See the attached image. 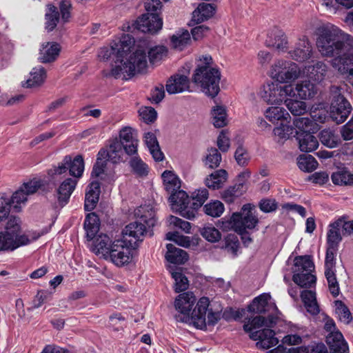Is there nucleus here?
<instances>
[{"instance_id": "nucleus-40", "label": "nucleus", "mask_w": 353, "mask_h": 353, "mask_svg": "<svg viewBox=\"0 0 353 353\" xmlns=\"http://www.w3.org/2000/svg\"><path fill=\"white\" fill-rule=\"evenodd\" d=\"M334 184L337 185H353V174L347 168H340L331 175Z\"/></svg>"}, {"instance_id": "nucleus-8", "label": "nucleus", "mask_w": 353, "mask_h": 353, "mask_svg": "<svg viewBox=\"0 0 353 353\" xmlns=\"http://www.w3.org/2000/svg\"><path fill=\"white\" fill-rule=\"evenodd\" d=\"M259 95L268 104L281 105L287 98L294 95V85L268 82L261 88Z\"/></svg>"}, {"instance_id": "nucleus-11", "label": "nucleus", "mask_w": 353, "mask_h": 353, "mask_svg": "<svg viewBox=\"0 0 353 353\" xmlns=\"http://www.w3.org/2000/svg\"><path fill=\"white\" fill-rule=\"evenodd\" d=\"M337 248L327 247L325 259V276L326 278L328 288L333 296L339 294L340 288L336 276L335 256Z\"/></svg>"}, {"instance_id": "nucleus-18", "label": "nucleus", "mask_w": 353, "mask_h": 353, "mask_svg": "<svg viewBox=\"0 0 353 353\" xmlns=\"http://www.w3.org/2000/svg\"><path fill=\"white\" fill-rule=\"evenodd\" d=\"M169 200L173 211L177 212L182 216L187 218L185 213L192 208L191 198L183 190H177L171 194Z\"/></svg>"}, {"instance_id": "nucleus-16", "label": "nucleus", "mask_w": 353, "mask_h": 353, "mask_svg": "<svg viewBox=\"0 0 353 353\" xmlns=\"http://www.w3.org/2000/svg\"><path fill=\"white\" fill-rule=\"evenodd\" d=\"M350 51L347 55L336 57L331 61V65L340 74L347 77H353V40H350Z\"/></svg>"}, {"instance_id": "nucleus-38", "label": "nucleus", "mask_w": 353, "mask_h": 353, "mask_svg": "<svg viewBox=\"0 0 353 353\" xmlns=\"http://www.w3.org/2000/svg\"><path fill=\"white\" fill-rule=\"evenodd\" d=\"M228 173L225 170L221 169L210 174L205 180L206 186L213 190L221 188L226 182Z\"/></svg>"}, {"instance_id": "nucleus-47", "label": "nucleus", "mask_w": 353, "mask_h": 353, "mask_svg": "<svg viewBox=\"0 0 353 353\" xmlns=\"http://www.w3.org/2000/svg\"><path fill=\"white\" fill-rule=\"evenodd\" d=\"M100 221L98 216L95 213L88 214L84 221V228L86 231L88 238L92 239L99 231Z\"/></svg>"}, {"instance_id": "nucleus-34", "label": "nucleus", "mask_w": 353, "mask_h": 353, "mask_svg": "<svg viewBox=\"0 0 353 353\" xmlns=\"http://www.w3.org/2000/svg\"><path fill=\"white\" fill-rule=\"evenodd\" d=\"M144 141L151 155L156 161L163 159L164 155L161 151L158 141L155 134L152 132H147L144 135Z\"/></svg>"}, {"instance_id": "nucleus-51", "label": "nucleus", "mask_w": 353, "mask_h": 353, "mask_svg": "<svg viewBox=\"0 0 353 353\" xmlns=\"http://www.w3.org/2000/svg\"><path fill=\"white\" fill-rule=\"evenodd\" d=\"M48 10L46 13V29L48 31L53 30L59 21V12L57 8L51 4L47 6Z\"/></svg>"}, {"instance_id": "nucleus-30", "label": "nucleus", "mask_w": 353, "mask_h": 353, "mask_svg": "<svg viewBox=\"0 0 353 353\" xmlns=\"http://www.w3.org/2000/svg\"><path fill=\"white\" fill-rule=\"evenodd\" d=\"M46 78V71L42 66L32 68L28 79L22 83L25 88H36L41 85Z\"/></svg>"}, {"instance_id": "nucleus-50", "label": "nucleus", "mask_w": 353, "mask_h": 353, "mask_svg": "<svg viewBox=\"0 0 353 353\" xmlns=\"http://www.w3.org/2000/svg\"><path fill=\"white\" fill-rule=\"evenodd\" d=\"M297 132L310 133L316 130V123L310 118L298 117L293 122Z\"/></svg>"}, {"instance_id": "nucleus-24", "label": "nucleus", "mask_w": 353, "mask_h": 353, "mask_svg": "<svg viewBox=\"0 0 353 353\" xmlns=\"http://www.w3.org/2000/svg\"><path fill=\"white\" fill-rule=\"evenodd\" d=\"M294 95L290 98L307 100L313 98L317 92L316 86L309 80H304L297 82L294 85Z\"/></svg>"}, {"instance_id": "nucleus-57", "label": "nucleus", "mask_w": 353, "mask_h": 353, "mask_svg": "<svg viewBox=\"0 0 353 353\" xmlns=\"http://www.w3.org/2000/svg\"><path fill=\"white\" fill-rule=\"evenodd\" d=\"M167 53L168 50L166 48L163 46L152 48L148 51L149 61L152 64L157 63L167 56Z\"/></svg>"}, {"instance_id": "nucleus-52", "label": "nucleus", "mask_w": 353, "mask_h": 353, "mask_svg": "<svg viewBox=\"0 0 353 353\" xmlns=\"http://www.w3.org/2000/svg\"><path fill=\"white\" fill-rule=\"evenodd\" d=\"M297 164L300 170L306 172H311L318 167V162L312 155H301Z\"/></svg>"}, {"instance_id": "nucleus-13", "label": "nucleus", "mask_w": 353, "mask_h": 353, "mask_svg": "<svg viewBox=\"0 0 353 353\" xmlns=\"http://www.w3.org/2000/svg\"><path fill=\"white\" fill-rule=\"evenodd\" d=\"M119 241L120 238L113 240L108 234H100L93 240L91 250L96 255L107 261Z\"/></svg>"}, {"instance_id": "nucleus-61", "label": "nucleus", "mask_w": 353, "mask_h": 353, "mask_svg": "<svg viewBox=\"0 0 353 353\" xmlns=\"http://www.w3.org/2000/svg\"><path fill=\"white\" fill-rule=\"evenodd\" d=\"M168 223L171 227L181 229L187 234L191 233V224L188 221L174 216H170L168 219Z\"/></svg>"}, {"instance_id": "nucleus-48", "label": "nucleus", "mask_w": 353, "mask_h": 353, "mask_svg": "<svg viewBox=\"0 0 353 353\" xmlns=\"http://www.w3.org/2000/svg\"><path fill=\"white\" fill-rule=\"evenodd\" d=\"M191 42L190 34L188 30H181L176 32L171 37V43L174 48L182 50Z\"/></svg>"}, {"instance_id": "nucleus-43", "label": "nucleus", "mask_w": 353, "mask_h": 353, "mask_svg": "<svg viewBox=\"0 0 353 353\" xmlns=\"http://www.w3.org/2000/svg\"><path fill=\"white\" fill-rule=\"evenodd\" d=\"M271 299L270 294L263 293L254 298L249 305L248 310L254 313H265L268 310V303Z\"/></svg>"}, {"instance_id": "nucleus-55", "label": "nucleus", "mask_w": 353, "mask_h": 353, "mask_svg": "<svg viewBox=\"0 0 353 353\" xmlns=\"http://www.w3.org/2000/svg\"><path fill=\"white\" fill-rule=\"evenodd\" d=\"M294 128L290 125V123L281 122L280 125L275 127L273 133L279 140H287L294 133Z\"/></svg>"}, {"instance_id": "nucleus-41", "label": "nucleus", "mask_w": 353, "mask_h": 353, "mask_svg": "<svg viewBox=\"0 0 353 353\" xmlns=\"http://www.w3.org/2000/svg\"><path fill=\"white\" fill-rule=\"evenodd\" d=\"M163 185L165 190L172 194L179 190L181 188V180L172 171L165 170L162 173Z\"/></svg>"}, {"instance_id": "nucleus-54", "label": "nucleus", "mask_w": 353, "mask_h": 353, "mask_svg": "<svg viewBox=\"0 0 353 353\" xmlns=\"http://www.w3.org/2000/svg\"><path fill=\"white\" fill-rule=\"evenodd\" d=\"M129 164L132 170L136 174L141 176L148 174V167L139 156L136 155L131 157L129 161Z\"/></svg>"}, {"instance_id": "nucleus-9", "label": "nucleus", "mask_w": 353, "mask_h": 353, "mask_svg": "<svg viewBox=\"0 0 353 353\" xmlns=\"http://www.w3.org/2000/svg\"><path fill=\"white\" fill-rule=\"evenodd\" d=\"M331 103L330 107V117L337 123L345 121L352 110V105L343 94L341 88L338 86H331Z\"/></svg>"}, {"instance_id": "nucleus-17", "label": "nucleus", "mask_w": 353, "mask_h": 353, "mask_svg": "<svg viewBox=\"0 0 353 353\" xmlns=\"http://www.w3.org/2000/svg\"><path fill=\"white\" fill-rule=\"evenodd\" d=\"M146 232V227L144 224L139 221H134L125 226L122 232L123 236L121 239H125L128 243L136 248L138 242L143 240Z\"/></svg>"}, {"instance_id": "nucleus-26", "label": "nucleus", "mask_w": 353, "mask_h": 353, "mask_svg": "<svg viewBox=\"0 0 353 353\" xmlns=\"http://www.w3.org/2000/svg\"><path fill=\"white\" fill-rule=\"evenodd\" d=\"M341 230L343 233V219H339L329 225L327 234V242L328 247L337 248L338 244L342 240Z\"/></svg>"}, {"instance_id": "nucleus-53", "label": "nucleus", "mask_w": 353, "mask_h": 353, "mask_svg": "<svg viewBox=\"0 0 353 353\" xmlns=\"http://www.w3.org/2000/svg\"><path fill=\"white\" fill-rule=\"evenodd\" d=\"M114 45H118L119 49V56L123 58L125 54L128 53L132 46L134 44V38L128 34H123L118 41H114Z\"/></svg>"}, {"instance_id": "nucleus-7", "label": "nucleus", "mask_w": 353, "mask_h": 353, "mask_svg": "<svg viewBox=\"0 0 353 353\" xmlns=\"http://www.w3.org/2000/svg\"><path fill=\"white\" fill-rule=\"evenodd\" d=\"M301 68L296 63L280 59L270 66L268 74L276 82L292 84L301 77Z\"/></svg>"}, {"instance_id": "nucleus-49", "label": "nucleus", "mask_w": 353, "mask_h": 353, "mask_svg": "<svg viewBox=\"0 0 353 353\" xmlns=\"http://www.w3.org/2000/svg\"><path fill=\"white\" fill-rule=\"evenodd\" d=\"M68 167L71 176L77 180L81 178L84 171V161L82 156L77 155L73 160L70 157V161Z\"/></svg>"}, {"instance_id": "nucleus-33", "label": "nucleus", "mask_w": 353, "mask_h": 353, "mask_svg": "<svg viewBox=\"0 0 353 353\" xmlns=\"http://www.w3.org/2000/svg\"><path fill=\"white\" fill-rule=\"evenodd\" d=\"M167 250L165 256L166 260L171 263L183 264L188 259V255L185 251L176 248L171 243L167 245Z\"/></svg>"}, {"instance_id": "nucleus-60", "label": "nucleus", "mask_w": 353, "mask_h": 353, "mask_svg": "<svg viewBox=\"0 0 353 353\" xmlns=\"http://www.w3.org/2000/svg\"><path fill=\"white\" fill-rule=\"evenodd\" d=\"M336 314L338 315L339 320L344 323H349L352 320V315L349 309L341 301L335 302Z\"/></svg>"}, {"instance_id": "nucleus-35", "label": "nucleus", "mask_w": 353, "mask_h": 353, "mask_svg": "<svg viewBox=\"0 0 353 353\" xmlns=\"http://www.w3.org/2000/svg\"><path fill=\"white\" fill-rule=\"evenodd\" d=\"M266 42L268 46L281 52H284L288 48L287 37L281 30H276L272 32Z\"/></svg>"}, {"instance_id": "nucleus-6", "label": "nucleus", "mask_w": 353, "mask_h": 353, "mask_svg": "<svg viewBox=\"0 0 353 353\" xmlns=\"http://www.w3.org/2000/svg\"><path fill=\"white\" fill-rule=\"evenodd\" d=\"M21 221L19 218L11 216L4 228L0 232V252L13 251L17 248L30 244L38 239L39 233L28 232L20 235Z\"/></svg>"}, {"instance_id": "nucleus-42", "label": "nucleus", "mask_w": 353, "mask_h": 353, "mask_svg": "<svg viewBox=\"0 0 353 353\" xmlns=\"http://www.w3.org/2000/svg\"><path fill=\"white\" fill-rule=\"evenodd\" d=\"M172 277L174 279V290L176 292L185 291L189 287V281L185 276L183 274L179 268L170 266L168 268Z\"/></svg>"}, {"instance_id": "nucleus-2", "label": "nucleus", "mask_w": 353, "mask_h": 353, "mask_svg": "<svg viewBox=\"0 0 353 353\" xmlns=\"http://www.w3.org/2000/svg\"><path fill=\"white\" fill-rule=\"evenodd\" d=\"M276 318L272 315L268 317L256 316L246 319L243 330L249 333L250 339L256 341V347L268 350L276 346L279 341L275 332L272 329L276 324Z\"/></svg>"}, {"instance_id": "nucleus-21", "label": "nucleus", "mask_w": 353, "mask_h": 353, "mask_svg": "<svg viewBox=\"0 0 353 353\" xmlns=\"http://www.w3.org/2000/svg\"><path fill=\"white\" fill-rule=\"evenodd\" d=\"M123 150L122 143L117 139H114L110 143L108 150H100L98 154L105 161L109 160L113 163H117L122 159Z\"/></svg>"}, {"instance_id": "nucleus-10", "label": "nucleus", "mask_w": 353, "mask_h": 353, "mask_svg": "<svg viewBox=\"0 0 353 353\" xmlns=\"http://www.w3.org/2000/svg\"><path fill=\"white\" fill-rule=\"evenodd\" d=\"M295 270L293 281L301 288H310L316 283V278L312 274L314 265L308 256L296 257L294 261Z\"/></svg>"}, {"instance_id": "nucleus-59", "label": "nucleus", "mask_w": 353, "mask_h": 353, "mask_svg": "<svg viewBox=\"0 0 353 353\" xmlns=\"http://www.w3.org/2000/svg\"><path fill=\"white\" fill-rule=\"evenodd\" d=\"M284 103L292 114L301 115L306 112L307 105L305 102L287 98Z\"/></svg>"}, {"instance_id": "nucleus-44", "label": "nucleus", "mask_w": 353, "mask_h": 353, "mask_svg": "<svg viewBox=\"0 0 353 353\" xmlns=\"http://www.w3.org/2000/svg\"><path fill=\"white\" fill-rule=\"evenodd\" d=\"M221 155L215 148L208 149L202 159L204 166L209 169H215L220 165Z\"/></svg>"}, {"instance_id": "nucleus-20", "label": "nucleus", "mask_w": 353, "mask_h": 353, "mask_svg": "<svg viewBox=\"0 0 353 353\" xmlns=\"http://www.w3.org/2000/svg\"><path fill=\"white\" fill-rule=\"evenodd\" d=\"M290 57L299 62L305 61L312 57V47L308 38L303 36L296 43L294 50L289 52Z\"/></svg>"}, {"instance_id": "nucleus-32", "label": "nucleus", "mask_w": 353, "mask_h": 353, "mask_svg": "<svg viewBox=\"0 0 353 353\" xmlns=\"http://www.w3.org/2000/svg\"><path fill=\"white\" fill-rule=\"evenodd\" d=\"M215 12V7L211 3H201L192 13V21L201 23L211 18Z\"/></svg>"}, {"instance_id": "nucleus-22", "label": "nucleus", "mask_w": 353, "mask_h": 353, "mask_svg": "<svg viewBox=\"0 0 353 353\" xmlns=\"http://www.w3.org/2000/svg\"><path fill=\"white\" fill-rule=\"evenodd\" d=\"M77 179H66L59 186L57 193V201L59 204L63 207L65 205L70 198L77 184Z\"/></svg>"}, {"instance_id": "nucleus-37", "label": "nucleus", "mask_w": 353, "mask_h": 353, "mask_svg": "<svg viewBox=\"0 0 353 353\" xmlns=\"http://www.w3.org/2000/svg\"><path fill=\"white\" fill-rule=\"evenodd\" d=\"M304 305L310 314L316 315L320 312L319 305L316 301V292L312 290H303L301 294Z\"/></svg>"}, {"instance_id": "nucleus-3", "label": "nucleus", "mask_w": 353, "mask_h": 353, "mask_svg": "<svg viewBox=\"0 0 353 353\" xmlns=\"http://www.w3.org/2000/svg\"><path fill=\"white\" fill-rule=\"evenodd\" d=\"M193 82L200 86L206 95L215 97L220 91L221 72L211 56L202 55L196 59Z\"/></svg>"}, {"instance_id": "nucleus-12", "label": "nucleus", "mask_w": 353, "mask_h": 353, "mask_svg": "<svg viewBox=\"0 0 353 353\" xmlns=\"http://www.w3.org/2000/svg\"><path fill=\"white\" fill-rule=\"evenodd\" d=\"M119 241L107 261L118 268H122L132 261L135 248L132 246L130 243H128L125 239H120Z\"/></svg>"}, {"instance_id": "nucleus-29", "label": "nucleus", "mask_w": 353, "mask_h": 353, "mask_svg": "<svg viewBox=\"0 0 353 353\" xmlns=\"http://www.w3.org/2000/svg\"><path fill=\"white\" fill-rule=\"evenodd\" d=\"M310 133L297 132L296 139L301 151L310 152L319 147V141L315 136Z\"/></svg>"}, {"instance_id": "nucleus-45", "label": "nucleus", "mask_w": 353, "mask_h": 353, "mask_svg": "<svg viewBox=\"0 0 353 353\" xmlns=\"http://www.w3.org/2000/svg\"><path fill=\"white\" fill-rule=\"evenodd\" d=\"M211 114L215 128H223L228 124V114L225 106L217 105L213 107Z\"/></svg>"}, {"instance_id": "nucleus-28", "label": "nucleus", "mask_w": 353, "mask_h": 353, "mask_svg": "<svg viewBox=\"0 0 353 353\" xmlns=\"http://www.w3.org/2000/svg\"><path fill=\"white\" fill-rule=\"evenodd\" d=\"M208 191L205 188L199 189L192 192L191 196L192 208L190 211L185 213L187 219H192L195 217L197 210L202 206L208 199Z\"/></svg>"}, {"instance_id": "nucleus-63", "label": "nucleus", "mask_w": 353, "mask_h": 353, "mask_svg": "<svg viewBox=\"0 0 353 353\" xmlns=\"http://www.w3.org/2000/svg\"><path fill=\"white\" fill-rule=\"evenodd\" d=\"M201 235L204 239L210 242H217L221 238V234L219 230L212 225H207L201 230Z\"/></svg>"}, {"instance_id": "nucleus-39", "label": "nucleus", "mask_w": 353, "mask_h": 353, "mask_svg": "<svg viewBox=\"0 0 353 353\" xmlns=\"http://www.w3.org/2000/svg\"><path fill=\"white\" fill-rule=\"evenodd\" d=\"M135 215L139 217L140 221L144 222L148 228L154 227L157 223L154 209L150 205L140 206L135 211Z\"/></svg>"}, {"instance_id": "nucleus-64", "label": "nucleus", "mask_w": 353, "mask_h": 353, "mask_svg": "<svg viewBox=\"0 0 353 353\" xmlns=\"http://www.w3.org/2000/svg\"><path fill=\"white\" fill-rule=\"evenodd\" d=\"M140 119L146 123H153L157 117L156 110L152 107H141L139 110Z\"/></svg>"}, {"instance_id": "nucleus-36", "label": "nucleus", "mask_w": 353, "mask_h": 353, "mask_svg": "<svg viewBox=\"0 0 353 353\" xmlns=\"http://www.w3.org/2000/svg\"><path fill=\"white\" fill-rule=\"evenodd\" d=\"M60 47L57 43H47L43 44L40 50L39 59L42 63L53 61L58 57Z\"/></svg>"}, {"instance_id": "nucleus-58", "label": "nucleus", "mask_w": 353, "mask_h": 353, "mask_svg": "<svg viewBox=\"0 0 353 353\" xmlns=\"http://www.w3.org/2000/svg\"><path fill=\"white\" fill-rule=\"evenodd\" d=\"M166 239L174 241L177 245L189 248L192 244V241L190 236L181 235L178 232H170L166 234Z\"/></svg>"}, {"instance_id": "nucleus-15", "label": "nucleus", "mask_w": 353, "mask_h": 353, "mask_svg": "<svg viewBox=\"0 0 353 353\" xmlns=\"http://www.w3.org/2000/svg\"><path fill=\"white\" fill-rule=\"evenodd\" d=\"M162 19L156 13L143 14L137 19L136 28L143 32L154 34L162 28Z\"/></svg>"}, {"instance_id": "nucleus-1", "label": "nucleus", "mask_w": 353, "mask_h": 353, "mask_svg": "<svg viewBox=\"0 0 353 353\" xmlns=\"http://www.w3.org/2000/svg\"><path fill=\"white\" fill-rule=\"evenodd\" d=\"M196 302V297L193 292H185L179 294L175 299L174 307L180 314L176 315L177 321L192 323L198 329L206 327L205 315L210 305L208 297H201L192 309Z\"/></svg>"}, {"instance_id": "nucleus-62", "label": "nucleus", "mask_w": 353, "mask_h": 353, "mask_svg": "<svg viewBox=\"0 0 353 353\" xmlns=\"http://www.w3.org/2000/svg\"><path fill=\"white\" fill-rule=\"evenodd\" d=\"M234 159L239 165L246 166L250 160V155L245 147L239 145L234 152Z\"/></svg>"}, {"instance_id": "nucleus-4", "label": "nucleus", "mask_w": 353, "mask_h": 353, "mask_svg": "<svg viewBox=\"0 0 353 353\" xmlns=\"http://www.w3.org/2000/svg\"><path fill=\"white\" fill-rule=\"evenodd\" d=\"M316 47L323 57H342L350 51V44L341 38V31L333 25L317 29Z\"/></svg>"}, {"instance_id": "nucleus-25", "label": "nucleus", "mask_w": 353, "mask_h": 353, "mask_svg": "<svg viewBox=\"0 0 353 353\" xmlns=\"http://www.w3.org/2000/svg\"><path fill=\"white\" fill-rule=\"evenodd\" d=\"M189 89V79L182 74H176L170 77L166 83V90L169 94L183 92Z\"/></svg>"}, {"instance_id": "nucleus-19", "label": "nucleus", "mask_w": 353, "mask_h": 353, "mask_svg": "<svg viewBox=\"0 0 353 353\" xmlns=\"http://www.w3.org/2000/svg\"><path fill=\"white\" fill-rule=\"evenodd\" d=\"M120 142L123 145L126 154H136L137 152L138 139L136 130L129 126L123 127L119 132Z\"/></svg>"}, {"instance_id": "nucleus-23", "label": "nucleus", "mask_w": 353, "mask_h": 353, "mask_svg": "<svg viewBox=\"0 0 353 353\" xmlns=\"http://www.w3.org/2000/svg\"><path fill=\"white\" fill-rule=\"evenodd\" d=\"M331 353H348L347 343L339 331L331 332L326 337Z\"/></svg>"}, {"instance_id": "nucleus-5", "label": "nucleus", "mask_w": 353, "mask_h": 353, "mask_svg": "<svg viewBox=\"0 0 353 353\" xmlns=\"http://www.w3.org/2000/svg\"><path fill=\"white\" fill-rule=\"evenodd\" d=\"M147 66L146 48L138 46L134 52H129L120 60L115 61L110 75L116 79H128L137 73L143 72Z\"/></svg>"}, {"instance_id": "nucleus-56", "label": "nucleus", "mask_w": 353, "mask_h": 353, "mask_svg": "<svg viewBox=\"0 0 353 353\" xmlns=\"http://www.w3.org/2000/svg\"><path fill=\"white\" fill-rule=\"evenodd\" d=\"M205 213L212 217H219L224 212L223 204L219 201H212L207 203L203 207Z\"/></svg>"}, {"instance_id": "nucleus-27", "label": "nucleus", "mask_w": 353, "mask_h": 353, "mask_svg": "<svg viewBox=\"0 0 353 353\" xmlns=\"http://www.w3.org/2000/svg\"><path fill=\"white\" fill-rule=\"evenodd\" d=\"M264 115L265 118L272 123H277L279 122H290V114L283 107H269L265 110Z\"/></svg>"}, {"instance_id": "nucleus-31", "label": "nucleus", "mask_w": 353, "mask_h": 353, "mask_svg": "<svg viewBox=\"0 0 353 353\" xmlns=\"http://www.w3.org/2000/svg\"><path fill=\"white\" fill-rule=\"evenodd\" d=\"M311 79L316 82H321L325 77L327 66L322 61H318L313 65L305 67L303 72Z\"/></svg>"}, {"instance_id": "nucleus-46", "label": "nucleus", "mask_w": 353, "mask_h": 353, "mask_svg": "<svg viewBox=\"0 0 353 353\" xmlns=\"http://www.w3.org/2000/svg\"><path fill=\"white\" fill-rule=\"evenodd\" d=\"M319 139L322 144L329 148L337 147L341 142L340 137L331 129H324L319 134Z\"/></svg>"}, {"instance_id": "nucleus-14", "label": "nucleus", "mask_w": 353, "mask_h": 353, "mask_svg": "<svg viewBox=\"0 0 353 353\" xmlns=\"http://www.w3.org/2000/svg\"><path fill=\"white\" fill-rule=\"evenodd\" d=\"M236 219V232L242 234L246 229H254L259 223L258 218L254 214L250 204L244 205L239 212L234 213Z\"/></svg>"}]
</instances>
